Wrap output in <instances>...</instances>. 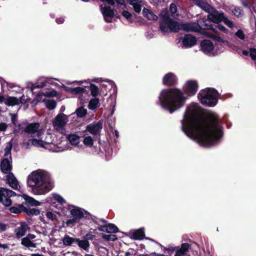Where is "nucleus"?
<instances>
[{
	"label": "nucleus",
	"mask_w": 256,
	"mask_h": 256,
	"mask_svg": "<svg viewBox=\"0 0 256 256\" xmlns=\"http://www.w3.org/2000/svg\"><path fill=\"white\" fill-rule=\"evenodd\" d=\"M0 168L1 171L5 174L11 172L12 169V157H4L3 158L0 164Z\"/></svg>",
	"instance_id": "obj_15"
},
{
	"label": "nucleus",
	"mask_w": 256,
	"mask_h": 256,
	"mask_svg": "<svg viewBox=\"0 0 256 256\" xmlns=\"http://www.w3.org/2000/svg\"><path fill=\"white\" fill-rule=\"evenodd\" d=\"M178 78L172 72L166 74L162 80V82L164 85L173 86L177 83Z\"/></svg>",
	"instance_id": "obj_21"
},
{
	"label": "nucleus",
	"mask_w": 256,
	"mask_h": 256,
	"mask_svg": "<svg viewBox=\"0 0 256 256\" xmlns=\"http://www.w3.org/2000/svg\"><path fill=\"white\" fill-rule=\"evenodd\" d=\"M12 148V144L10 142L6 147L4 150V157H11L10 150Z\"/></svg>",
	"instance_id": "obj_49"
},
{
	"label": "nucleus",
	"mask_w": 256,
	"mask_h": 256,
	"mask_svg": "<svg viewBox=\"0 0 256 256\" xmlns=\"http://www.w3.org/2000/svg\"><path fill=\"white\" fill-rule=\"evenodd\" d=\"M83 143L86 146L92 147L94 144V140L90 136H87L84 138Z\"/></svg>",
	"instance_id": "obj_42"
},
{
	"label": "nucleus",
	"mask_w": 256,
	"mask_h": 256,
	"mask_svg": "<svg viewBox=\"0 0 256 256\" xmlns=\"http://www.w3.org/2000/svg\"><path fill=\"white\" fill-rule=\"evenodd\" d=\"M181 124L183 132L202 146L210 147L218 144L222 136L218 115L210 112L207 120L202 118L200 108L196 104L187 108Z\"/></svg>",
	"instance_id": "obj_1"
},
{
	"label": "nucleus",
	"mask_w": 256,
	"mask_h": 256,
	"mask_svg": "<svg viewBox=\"0 0 256 256\" xmlns=\"http://www.w3.org/2000/svg\"><path fill=\"white\" fill-rule=\"evenodd\" d=\"M232 12L236 16H240L242 14V11L238 7L235 6L232 10Z\"/></svg>",
	"instance_id": "obj_53"
},
{
	"label": "nucleus",
	"mask_w": 256,
	"mask_h": 256,
	"mask_svg": "<svg viewBox=\"0 0 256 256\" xmlns=\"http://www.w3.org/2000/svg\"><path fill=\"white\" fill-rule=\"evenodd\" d=\"M48 220H51L52 221L56 220V215L50 212H48L46 214Z\"/></svg>",
	"instance_id": "obj_51"
},
{
	"label": "nucleus",
	"mask_w": 256,
	"mask_h": 256,
	"mask_svg": "<svg viewBox=\"0 0 256 256\" xmlns=\"http://www.w3.org/2000/svg\"><path fill=\"white\" fill-rule=\"evenodd\" d=\"M196 38L190 34H186L182 39L180 46L189 48L194 46L196 44Z\"/></svg>",
	"instance_id": "obj_19"
},
{
	"label": "nucleus",
	"mask_w": 256,
	"mask_h": 256,
	"mask_svg": "<svg viewBox=\"0 0 256 256\" xmlns=\"http://www.w3.org/2000/svg\"><path fill=\"white\" fill-rule=\"evenodd\" d=\"M64 22V19L62 18H60L56 19V22L58 24H62Z\"/></svg>",
	"instance_id": "obj_61"
},
{
	"label": "nucleus",
	"mask_w": 256,
	"mask_h": 256,
	"mask_svg": "<svg viewBox=\"0 0 256 256\" xmlns=\"http://www.w3.org/2000/svg\"><path fill=\"white\" fill-rule=\"evenodd\" d=\"M198 88V82L195 80H188L184 86V90L188 96H194Z\"/></svg>",
	"instance_id": "obj_12"
},
{
	"label": "nucleus",
	"mask_w": 256,
	"mask_h": 256,
	"mask_svg": "<svg viewBox=\"0 0 256 256\" xmlns=\"http://www.w3.org/2000/svg\"><path fill=\"white\" fill-rule=\"evenodd\" d=\"M218 28L220 30L222 31H223V32H226V28L224 26H223L222 25H218Z\"/></svg>",
	"instance_id": "obj_62"
},
{
	"label": "nucleus",
	"mask_w": 256,
	"mask_h": 256,
	"mask_svg": "<svg viewBox=\"0 0 256 256\" xmlns=\"http://www.w3.org/2000/svg\"><path fill=\"white\" fill-rule=\"evenodd\" d=\"M180 26V29L186 31L198 32V26L196 22L182 23Z\"/></svg>",
	"instance_id": "obj_24"
},
{
	"label": "nucleus",
	"mask_w": 256,
	"mask_h": 256,
	"mask_svg": "<svg viewBox=\"0 0 256 256\" xmlns=\"http://www.w3.org/2000/svg\"><path fill=\"white\" fill-rule=\"evenodd\" d=\"M52 136L50 134H46L45 138L40 137L39 138H32L29 140L26 144V148H29L31 146L42 148L52 152H61L69 148L68 144L66 140L60 139L57 142H54L52 139Z\"/></svg>",
	"instance_id": "obj_4"
},
{
	"label": "nucleus",
	"mask_w": 256,
	"mask_h": 256,
	"mask_svg": "<svg viewBox=\"0 0 256 256\" xmlns=\"http://www.w3.org/2000/svg\"><path fill=\"white\" fill-rule=\"evenodd\" d=\"M202 51L206 54H211L214 53V44L209 40H204L200 43Z\"/></svg>",
	"instance_id": "obj_18"
},
{
	"label": "nucleus",
	"mask_w": 256,
	"mask_h": 256,
	"mask_svg": "<svg viewBox=\"0 0 256 256\" xmlns=\"http://www.w3.org/2000/svg\"><path fill=\"white\" fill-rule=\"evenodd\" d=\"M222 22H223L224 23V24H226L230 28H234L236 27L234 22L232 20H229L226 16Z\"/></svg>",
	"instance_id": "obj_46"
},
{
	"label": "nucleus",
	"mask_w": 256,
	"mask_h": 256,
	"mask_svg": "<svg viewBox=\"0 0 256 256\" xmlns=\"http://www.w3.org/2000/svg\"><path fill=\"white\" fill-rule=\"evenodd\" d=\"M212 38H214V39H215L216 41H218V42H220L224 43V44H228V41L223 40L222 38H221L219 36H212Z\"/></svg>",
	"instance_id": "obj_55"
},
{
	"label": "nucleus",
	"mask_w": 256,
	"mask_h": 256,
	"mask_svg": "<svg viewBox=\"0 0 256 256\" xmlns=\"http://www.w3.org/2000/svg\"><path fill=\"white\" fill-rule=\"evenodd\" d=\"M102 2H106L111 5L114 4L115 2H117L118 6L124 8L125 0H100ZM129 4L131 5L136 12H140L141 11L142 6V2L140 0H128Z\"/></svg>",
	"instance_id": "obj_9"
},
{
	"label": "nucleus",
	"mask_w": 256,
	"mask_h": 256,
	"mask_svg": "<svg viewBox=\"0 0 256 256\" xmlns=\"http://www.w3.org/2000/svg\"><path fill=\"white\" fill-rule=\"evenodd\" d=\"M70 214L72 217L66 220V226H75L77 222H78L80 220L84 218L89 219L90 215L88 212L84 210L78 208V207L73 206V208L70 210Z\"/></svg>",
	"instance_id": "obj_6"
},
{
	"label": "nucleus",
	"mask_w": 256,
	"mask_h": 256,
	"mask_svg": "<svg viewBox=\"0 0 256 256\" xmlns=\"http://www.w3.org/2000/svg\"><path fill=\"white\" fill-rule=\"evenodd\" d=\"M118 228L112 224H106V232L107 233H116L118 232Z\"/></svg>",
	"instance_id": "obj_37"
},
{
	"label": "nucleus",
	"mask_w": 256,
	"mask_h": 256,
	"mask_svg": "<svg viewBox=\"0 0 256 256\" xmlns=\"http://www.w3.org/2000/svg\"><path fill=\"white\" fill-rule=\"evenodd\" d=\"M250 56L253 60H256V49L250 48Z\"/></svg>",
	"instance_id": "obj_56"
},
{
	"label": "nucleus",
	"mask_w": 256,
	"mask_h": 256,
	"mask_svg": "<svg viewBox=\"0 0 256 256\" xmlns=\"http://www.w3.org/2000/svg\"><path fill=\"white\" fill-rule=\"evenodd\" d=\"M106 224H104V226H99L98 227V230L101 232H106Z\"/></svg>",
	"instance_id": "obj_60"
},
{
	"label": "nucleus",
	"mask_w": 256,
	"mask_h": 256,
	"mask_svg": "<svg viewBox=\"0 0 256 256\" xmlns=\"http://www.w3.org/2000/svg\"><path fill=\"white\" fill-rule=\"evenodd\" d=\"M208 14V18L211 22L216 24L222 22L225 16L224 13L218 12L214 8H210Z\"/></svg>",
	"instance_id": "obj_14"
},
{
	"label": "nucleus",
	"mask_w": 256,
	"mask_h": 256,
	"mask_svg": "<svg viewBox=\"0 0 256 256\" xmlns=\"http://www.w3.org/2000/svg\"><path fill=\"white\" fill-rule=\"evenodd\" d=\"M218 96V93L214 89L206 88L200 90L198 97L202 104L214 106L217 103Z\"/></svg>",
	"instance_id": "obj_5"
},
{
	"label": "nucleus",
	"mask_w": 256,
	"mask_h": 256,
	"mask_svg": "<svg viewBox=\"0 0 256 256\" xmlns=\"http://www.w3.org/2000/svg\"><path fill=\"white\" fill-rule=\"evenodd\" d=\"M88 94V91L85 89L84 88L82 87H76L73 88L72 94Z\"/></svg>",
	"instance_id": "obj_41"
},
{
	"label": "nucleus",
	"mask_w": 256,
	"mask_h": 256,
	"mask_svg": "<svg viewBox=\"0 0 256 256\" xmlns=\"http://www.w3.org/2000/svg\"><path fill=\"white\" fill-rule=\"evenodd\" d=\"M50 198L52 199V200H54L61 204H62L66 203V201H65L64 199L62 196H61L60 195L56 194H52L51 195Z\"/></svg>",
	"instance_id": "obj_38"
},
{
	"label": "nucleus",
	"mask_w": 256,
	"mask_h": 256,
	"mask_svg": "<svg viewBox=\"0 0 256 256\" xmlns=\"http://www.w3.org/2000/svg\"><path fill=\"white\" fill-rule=\"evenodd\" d=\"M28 227L26 224L22 223L15 230L16 236L17 238L24 236L28 230Z\"/></svg>",
	"instance_id": "obj_26"
},
{
	"label": "nucleus",
	"mask_w": 256,
	"mask_h": 256,
	"mask_svg": "<svg viewBox=\"0 0 256 256\" xmlns=\"http://www.w3.org/2000/svg\"><path fill=\"white\" fill-rule=\"evenodd\" d=\"M87 110L82 107H80L76 110V113L78 117L82 118L86 114Z\"/></svg>",
	"instance_id": "obj_45"
},
{
	"label": "nucleus",
	"mask_w": 256,
	"mask_h": 256,
	"mask_svg": "<svg viewBox=\"0 0 256 256\" xmlns=\"http://www.w3.org/2000/svg\"><path fill=\"white\" fill-rule=\"evenodd\" d=\"M100 236L104 240L109 241H114L117 239V237L114 234H106L103 233L100 234Z\"/></svg>",
	"instance_id": "obj_44"
},
{
	"label": "nucleus",
	"mask_w": 256,
	"mask_h": 256,
	"mask_svg": "<svg viewBox=\"0 0 256 256\" xmlns=\"http://www.w3.org/2000/svg\"><path fill=\"white\" fill-rule=\"evenodd\" d=\"M52 80V78H47V80H44V82H40V84H31V90L32 92L36 88H42L48 82H50V81Z\"/></svg>",
	"instance_id": "obj_40"
},
{
	"label": "nucleus",
	"mask_w": 256,
	"mask_h": 256,
	"mask_svg": "<svg viewBox=\"0 0 256 256\" xmlns=\"http://www.w3.org/2000/svg\"><path fill=\"white\" fill-rule=\"evenodd\" d=\"M175 250L174 247H170L168 248V251L170 253L172 252Z\"/></svg>",
	"instance_id": "obj_64"
},
{
	"label": "nucleus",
	"mask_w": 256,
	"mask_h": 256,
	"mask_svg": "<svg viewBox=\"0 0 256 256\" xmlns=\"http://www.w3.org/2000/svg\"><path fill=\"white\" fill-rule=\"evenodd\" d=\"M28 213L29 214L31 215H38L40 214V210L38 209L35 208H30L28 211Z\"/></svg>",
	"instance_id": "obj_54"
},
{
	"label": "nucleus",
	"mask_w": 256,
	"mask_h": 256,
	"mask_svg": "<svg viewBox=\"0 0 256 256\" xmlns=\"http://www.w3.org/2000/svg\"><path fill=\"white\" fill-rule=\"evenodd\" d=\"M7 228V226L2 222H0V231H4Z\"/></svg>",
	"instance_id": "obj_57"
},
{
	"label": "nucleus",
	"mask_w": 256,
	"mask_h": 256,
	"mask_svg": "<svg viewBox=\"0 0 256 256\" xmlns=\"http://www.w3.org/2000/svg\"><path fill=\"white\" fill-rule=\"evenodd\" d=\"M16 195L15 192L6 188L0 187V202L6 206H10L12 204L11 198Z\"/></svg>",
	"instance_id": "obj_11"
},
{
	"label": "nucleus",
	"mask_w": 256,
	"mask_h": 256,
	"mask_svg": "<svg viewBox=\"0 0 256 256\" xmlns=\"http://www.w3.org/2000/svg\"><path fill=\"white\" fill-rule=\"evenodd\" d=\"M76 240H78L76 238H73L66 234L62 239V243L65 246H70Z\"/></svg>",
	"instance_id": "obj_33"
},
{
	"label": "nucleus",
	"mask_w": 256,
	"mask_h": 256,
	"mask_svg": "<svg viewBox=\"0 0 256 256\" xmlns=\"http://www.w3.org/2000/svg\"><path fill=\"white\" fill-rule=\"evenodd\" d=\"M68 122V116L63 113L58 114L53 120L52 125L54 130L62 132L66 129V126Z\"/></svg>",
	"instance_id": "obj_7"
},
{
	"label": "nucleus",
	"mask_w": 256,
	"mask_h": 256,
	"mask_svg": "<svg viewBox=\"0 0 256 256\" xmlns=\"http://www.w3.org/2000/svg\"><path fill=\"white\" fill-rule=\"evenodd\" d=\"M24 198L26 202L32 206H38L40 204V202L38 200H36L34 198L29 196L27 195H24Z\"/></svg>",
	"instance_id": "obj_34"
},
{
	"label": "nucleus",
	"mask_w": 256,
	"mask_h": 256,
	"mask_svg": "<svg viewBox=\"0 0 256 256\" xmlns=\"http://www.w3.org/2000/svg\"><path fill=\"white\" fill-rule=\"evenodd\" d=\"M6 129V125L4 123L0 124V131L3 132Z\"/></svg>",
	"instance_id": "obj_59"
},
{
	"label": "nucleus",
	"mask_w": 256,
	"mask_h": 256,
	"mask_svg": "<svg viewBox=\"0 0 256 256\" xmlns=\"http://www.w3.org/2000/svg\"><path fill=\"white\" fill-rule=\"evenodd\" d=\"M196 2V4L202 9L206 12L208 13L212 7L206 2L204 0H194Z\"/></svg>",
	"instance_id": "obj_29"
},
{
	"label": "nucleus",
	"mask_w": 256,
	"mask_h": 256,
	"mask_svg": "<svg viewBox=\"0 0 256 256\" xmlns=\"http://www.w3.org/2000/svg\"><path fill=\"white\" fill-rule=\"evenodd\" d=\"M77 240L76 242H77L79 247L85 250L88 249L90 246V243L88 240H80L78 238H77Z\"/></svg>",
	"instance_id": "obj_36"
},
{
	"label": "nucleus",
	"mask_w": 256,
	"mask_h": 256,
	"mask_svg": "<svg viewBox=\"0 0 256 256\" xmlns=\"http://www.w3.org/2000/svg\"><path fill=\"white\" fill-rule=\"evenodd\" d=\"M25 132L27 133L36 136V138H39L42 136L44 130L40 128V125L38 123H30L25 128Z\"/></svg>",
	"instance_id": "obj_13"
},
{
	"label": "nucleus",
	"mask_w": 256,
	"mask_h": 256,
	"mask_svg": "<svg viewBox=\"0 0 256 256\" xmlns=\"http://www.w3.org/2000/svg\"><path fill=\"white\" fill-rule=\"evenodd\" d=\"M24 95L21 96L20 98H18L16 97L10 96L8 97L4 100L6 104L9 106H14L16 104H18L20 103H24L26 102V100L24 99Z\"/></svg>",
	"instance_id": "obj_23"
},
{
	"label": "nucleus",
	"mask_w": 256,
	"mask_h": 256,
	"mask_svg": "<svg viewBox=\"0 0 256 256\" xmlns=\"http://www.w3.org/2000/svg\"><path fill=\"white\" fill-rule=\"evenodd\" d=\"M9 87L12 88L18 87L20 90L22 91L23 89L19 86H15L13 84H9L7 82H6L4 80L0 78V90L2 92L4 90V88L6 87Z\"/></svg>",
	"instance_id": "obj_32"
},
{
	"label": "nucleus",
	"mask_w": 256,
	"mask_h": 256,
	"mask_svg": "<svg viewBox=\"0 0 256 256\" xmlns=\"http://www.w3.org/2000/svg\"><path fill=\"white\" fill-rule=\"evenodd\" d=\"M90 90L91 92V94L96 98V96H98L99 94V89L97 86H96L94 84H90Z\"/></svg>",
	"instance_id": "obj_43"
},
{
	"label": "nucleus",
	"mask_w": 256,
	"mask_h": 256,
	"mask_svg": "<svg viewBox=\"0 0 256 256\" xmlns=\"http://www.w3.org/2000/svg\"><path fill=\"white\" fill-rule=\"evenodd\" d=\"M190 248L189 244L183 243L180 248L178 249L174 256H188V252Z\"/></svg>",
	"instance_id": "obj_27"
},
{
	"label": "nucleus",
	"mask_w": 256,
	"mask_h": 256,
	"mask_svg": "<svg viewBox=\"0 0 256 256\" xmlns=\"http://www.w3.org/2000/svg\"><path fill=\"white\" fill-rule=\"evenodd\" d=\"M142 14L144 17L148 18L149 20H156L158 17L150 10L144 8L142 10Z\"/></svg>",
	"instance_id": "obj_28"
},
{
	"label": "nucleus",
	"mask_w": 256,
	"mask_h": 256,
	"mask_svg": "<svg viewBox=\"0 0 256 256\" xmlns=\"http://www.w3.org/2000/svg\"><path fill=\"white\" fill-rule=\"evenodd\" d=\"M132 236L134 239L136 240H142L144 236V230L140 228L139 230H135L132 233Z\"/></svg>",
	"instance_id": "obj_35"
},
{
	"label": "nucleus",
	"mask_w": 256,
	"mask_h": 256,
	"mask_svg": "<svg viewBox=\"0 0 256 256\" xmlns=\"http://www.w3.org/2000/svg\"><path fill=\"white\" fill-rule=\"evenodd\" d=\"M36 238V236L33 234H29L26 237L22 239L21 244L24 246L30 248H35L36 247V244L34 240Z\"/></svg>",
	"instance_id": "obj_17"
},
{
	"label": "nucleus",
	"mask_w": 256,
	"mask_h": 256,
	"mask_svg": "<svg viewBox=\"0 0 256 256\" xmlns=\"http://www.w3.org/2000/svg\"><path fill=\"white\" fill-rule=\"evenodd\" d=\"M6 179L8 184L14 190H18L20 185L18 180L14 174L11 172L9 174H6Z\"/></svg>",
	"instance_id": "obj_20"
},
{
	"label": "nucleus",
	"mask_w": 256,
	"mask_h": 256,
	"mask_svg": "<svg viewBox=\"0 0 256 256\" xmlns=\"http://www.w3.org/2000/svg\"><path fill=\"white\" fill-rule=\"evenodd\" d=\"M179 30L180 24L172 20L160 22V30L164 34H168L171 32H177Z\"/></svg>",
	"instance_id": "obj_10"
},
{
	"label": "nucleus",
	"mask_w": 256,
	"mask_h": 256,
	"mask_svg": "<svg viewBox=\"0 0 256 256\" xmlns=\"http://www.w3.org/2000/svg\"><path fill=\"white\" fill-rule=\"evenodd\" d=\"M26 182L29 190L36 195L45 194L54 188L48 172L41 169L30 172L27 177Z\"/></svg>",
	"instance_id": "obj_2"
},
{
	"label": "nucleus",
	"mask_w": 256,
	"mask_h": 256,
	"mask_svg": "<svg viewBox=\"0 0 256 256\" xmlns=\"http://www.w3.org/2000/svg\"><path fill=\"white\" fill-rule=\"evenodd\" d=\"M100 8L105 21L107 22H111L114 16L113 10L106 4H100Z\"/></svg>",
	"instance_id": "obj_16"
},
{
	"label": "nucleus",
	"mask_w": 256,
	"mask_h": 256,
	"mask_svg": "<svg viewBox=\"0 0 256 256\" xmlns=\"http://www.w3.org/2000/svg\"><path fill=\"white\" fill-rule=\"evenodd\" d=\"M170 13L172 14V16L173 18H175L176 16H178V14H176L177 12V8L175 4H172L170 5Z\"/></svg>",
	"instance_id": "obj_48"
},
{
	"label": "nucleus",
	"mask_w": 256,
	"mask_h": 256,
	"mask_svg": "<svg viewBox=\"0 0 256 256\" xmlns=\"http://www.w3.org/2000/svg\"><path fill=\"white\" fill-rule=\"evenodd\" d=\"M100 105L99 99L96 98H94L90 101L88 108L90 110H95L99 107Z\"/></svg>",
	"instance_id": "obj_31"
},
{
	"label": "nucleus",
	"mask_w": 256,
	"mask_h": 256,
	"mask_svg": "<svg viewBox=\"0 0 256 256\" xmlns=\"http://www.w3.org/2000/svg\"><path fill=\"white\" fill-rule=\"evenodd\" d=\"M66 138L72 146H76L80 142V136L76 134H68Z\"/></svg>",
	"instance_id": "obj_30"
},
{
	"label": "nucleus",
	"mask_w": 256,
	"mask_h": 256,
	"mask_svg": "<svg viewBox=\"0 0 256 256\" xmlns=\"http://www.w3.org/2000/svg\"><path fill=\"white\" fill-rule=\"evenodd\" d=\"M160 21L172 20L170 18L168 12L166 10H162L160 14Z\"/></svg>",
	"instance_id": "obj_39"
},
{
	"label": "nucleus",
	"mask_w": 256,
	"mask_h": 256,
	"mask_svg": "<svg viewBox=\"0 0 256 256\" xmlns=\"http://www.w3.org/2000/svg\"><path fill=\"white\" fill-rule=\"evenodd\" d=\"M235 35L240 39L244 40L245 38V34L242 30H238L235 34Z\"/></svg>",
	"instance_id": "obj_52"
},
{
	"label": "nucleus",
	"mask_w": 256,
	"mask_h": 256,
	"mask_svg": "<svg viewBox=\"0 0 256 256\" xmlns=\"http://www.w3.org/2000/svg\"><path fill=\"white\" fill-rule=\"evenodd\" d=\"M196 24L198 26V32H200L201 30L212 29V22L208 18L199 19Z\"/></svg>",
	"instance_id": "obj_22"
},
{
	"label": "nucleus",
	"mask_w": 256,
	"mask_h": 256,
	"mask_svg": "<svg viewBox=\"0 0 256 256\" xmlns=\"http://www.w3.org/2000/svg\"><path fill=\"white\" fill-rule=\"evenodd\" d=\"M65 90L66 92L72 94L73 88L67 87Z\"/></svg>",
	"instance_id": "obj_63"
},
{
	"label": "nucleus",
	"mask_w": 256,
	"mask_h": 256,
	"mask_svg": "<svg viewBox=\"0 0 256 256\" xmlns=\"http://www.w3.org/2000/svg\"><path fill=\"white\" fill-rule=\"evenodd\" d=\"M22 208V206L18 205V206H14L10 208V210L11 212L14 214H20L21 212Z\"/></svg>",
	"instance_id": "obj_47"
},
{
	"label": "nucleus",
	"mask_w": 256,
	"mask_h": 256,
	"mask_svg": "<svg viewBox=\"0 0 256 256\" xmlns=\"http://www.w3.org/2000/svg\"><path fill=\"white\" fill-rule=\"evenodd\" d=\"M57 94V92L54 90H52L50 92H40L38 95L36 100L38 101L42 100L44 102L46 106L48 109L52 110L56 108V101L54 100L43 98V96L50 98L56 96Z\"/></svg>",
	"instance_id": "obj_8"
},
{
	"label": "nucleus",
	"mask_w": 256,
	"mask_h": 256,
	"mask_svg": "<svg viewBox=\"0 0 256 256\" xmlns=\"http://www.w3.org/2000/svg\"><path fill=\"white\" fill-rule=\"evenodd\" d=\"M102 129V124L98 122L95 124H90L86 126V130L92 134H96Z\"/></svg>",
	"instance_id": "obj_25"
},
{
	"label": "nucleus",
	"mask_w": 256,
	"mask_h": 256,
	"mask_svg": "<svg viewBox=\"0 0 256 256\" xmlns=\"http://www.w3.org/2000/svg\"><path fill=\"white\" fill-rule=\"evenodd\" d=\"M122 15L130 22H132V14L126 10H124L122 12Z\"/></svg>",
	"instance_id": "obj_50"
},
{
	"label": "nucleus",
	"mask_w": 256,
	"mask_h": 256,
	"mask_svg": "<svg viewBox=\"0 0 256 256\" xmlns=\"http://www.w3.org/2000/svg\"><path fill=\"white\" fill-rule=\"evenodd\" d=\"M95 236L92 234H88L86 236V240H92L94 238Z\"/></svg>",
	"instance_id": "obj_58"
},
{
	"label": "nucleus",
	"mask_w": 256,
	"mask_h": 256,
	"mask_svg": "<svg viewBox=\"0 0 256 256\" xmlns=\"http://www.w3.org/2000/svg\"><path fill=\"white\" fill-rule=\"evenodd\" d=\"M158 99L161 106L172 113L184 105L187 97L180 90L174 88L162 90Z\"/></svg>",
	"instance_id": "obj_3"
}]
</instances>
